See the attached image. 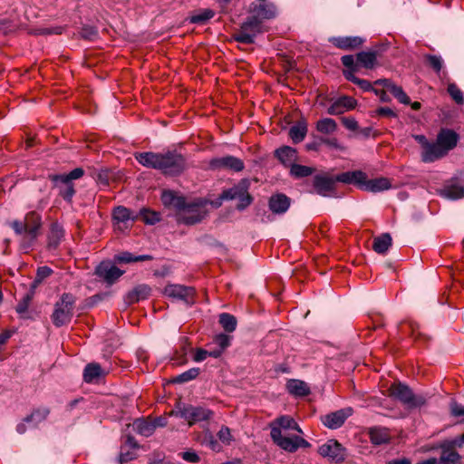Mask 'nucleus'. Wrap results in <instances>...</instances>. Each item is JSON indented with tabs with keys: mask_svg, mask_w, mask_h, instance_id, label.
I'll use <instances>...</instances> for the list:
<instances>
[{
	"mask_svg": "<svg viewBox=\"0 0 464 464\" xmlns=\"http://www.w3.org/2000/svg\"><path fill=\"white\" fill-rule=\"evenodd\" d=\"M135 160L146 168L160 170L167 176H179L188 169L187 159L176 150L164 152H138Z\"/></svg>",
	"mask_w": 464,
	"mask_h": 464,
	"instance_id": "1",
	"label": "nucleus"
},
{
	"mask_svg": "<svg viewBox=\"0 0 464 464\" xmlns=\"http://www.w3.org/2000/svg\"><path fill=\"white\" fill-rule=\"evenodd\" d=\"M270 437L280 449L294 453L299 448H309L311 444L300 436H289V430L302 434L303 430L297 422L288 415H282L269 423Z\"/></svg>",
	"mask_w": 464,
	"mask_h": 464,
	"instance_id": "2",
	"label": "nucleus"
},
{
	"mask_svg": "<svg viewBox=\"0 0 464 464\" xmlns=\"http://www.w3.org/2000/svg\"><path fill=\"white\" fill-rule=\"evenodd\" d=\"M76 297L71 293H63L55 303L51 316L53 324L56 327L69 324L73 317Z\"/></svg>",
	"mask_w": 464,
	"mask_h": 464,
	"instance_id": "3",
	"label": "nucleus"
},
{
	"mask_svg": "<svg viewBox=\"0 0 464 464\" xmlns=\"http://www.w3.org/2000/svg\"><path fill=\"white\" fill-rule=\"evenodd\" d=\"M40 227L41 218L35 212H29L23 220H14L11 223V227L14 232L24 236L29 242L37 237Z\"/></svg>",
	"mask_w": 464,
	"mask_h": 464,
	"instance_id": "4",
	"label": "nucleus"
},
{
	"mask_svg": "<svg viewBox=\"0 0 464 464\" xmlns=\"http://www.w3.org/2000/svg\"><path fill=\"white\" fill-rule=\"evenodd\" d=\"M390 396L400 401L408 408H417L426 403V399L422 395H415L412 391L405 384L401 382L393 383L389 389Z\"/></svg>",
	"mask_w": 464,
	"mask_h": 464,
	"instance_id": "5",
	"label": "nucleus"
},
{
	"mask_svg": "<svg viewBox=\"0 0 464 464\" xmlns=\"http://www.w3.org/2000/svg\"><path fill=\"white\" fill-rule=\"evenodd\" d=\"M263 32L261 19L250 15L241 24L240 29L234 34V39L241 44H250L254 43L256 36Z\"/></svg>",
	"mask_w": 464,
	"mask_h": 464,
	"instance_id": "6",
	"label": "nucleus"
},
{
	"mask_svg": "<svg viewBox=\"0 0 464 464\" xmlns=\"http://www.w3.org/2000/svg\"><path fill=\"white\" fill-rule=\"evenodd\" d=\"M206 206L207 201L202 199L188 202L184 210L180 212L178 222L189 226L199 223L208 214Z\"/></svg>",
	"mask_w": 464,
	"mask_h": 464,
	"instance_id": "7",
	"label": "nucleus"
},
{
	"mask_svg": "<svg viewBox=\"0 0 464 464\" xmlns=\"http://www.w3.org/2000/svg\"><path fill=\"white\" fill-rule=\"evenodd\" d=\"M84 170L82 168H76L67 174L50 176V179L54 183L61 182L64 185L60 188L59 195L67 202H72V197L75 194V189L72 181L82 178Z\"/></svg>",
	"mask_w": 464,
	"mask_h": 464,
	"instance_id": "8",
	"label": "nucleus"
},
{
	"mask_svg": "<svg viewBox=\"0 0 464 464\" xmlns=\"http://www.w3.org/2000/svg\"><path fill=\"white\" fill-rule=\"evenodd\" d=\"M178 413L184 419L189 426L203 420H208L213 416V411L201 406L179 403L178 405Z\"/></svg>",
	"mask_w": 464,
	"mask_h": 464,
	"instance_id": "9",
	"label": "nucleus"
},
{
	"mask_svg": "<svg viewBox=\"0 0 464 464\" xmlns=\"http://www.w3.org/2000/svg\"><path fill=\"white\" fill-rule=\"evenodd\" d=\"M163 293L168 297L183 301L188 304L195 303L196 290L191 286L170 284L165 286Z\"/></svg>",
	"mask_w": 464,
	"mask_h": 464,
	"instance_id": "10",
	"label": "nucleus"
},
{
	"mask_svg": "<svg viewBox=\"0 0 464 464\" xmlns=\"http://www.w3.org/2000/svg\"><path fill=\"white\" fill-rule=\"evenodd\" d=\"M208 167L212 170H231L234 172L242 171L245 168L244 161L235 156L227 155L220 158H214L209 160Z\"/></svg>",
	"mask_w": 464,
	"mask_h": 464,
	"instance_id": "11",
	"label": "nucleus"
},
{
	"mask_svg": "<svg viewBox=\"0 0 464 464\" xmlns=\"http://www.w3.org/2000/svg\"><path fill=\"white\" fill-rule=\"evenodd\" d=\"M112 217L114 227L120 231L129 229L132 226L133 221L138 218V216H133L132 212L123 206L115 208L112 212Z\"/></svg>",
	"mask_w": 464,
	"mask_h": 464,
	"instance_id": "12",
	"label": "nucleus"
},
{
	"mask_svg": "<svg viewBox=\"0 0 464 464\" xmlns=\"http://www.w3.org/2000/svg\"><path fill=\"white\" fill-rule=\"evenodd\" d=\"M318 453L322 457L329 458L334 462H341L345 458L344 449L337 440H330L321 445L318 449Z\"/></svg>",
	"mask_w": 464,
	"mask_h": 464,
	"instance_id": "13",
	"label": "nucleus"
},
{
	"mask_svg": "<svg viewBox=\"0 0 464 464\" xmlns=\"http://www.w3.org/2000/svg\"><path fill=\"white\" fill-rule=\"evenodd\" d=\"M250 11L254 16L263 20H270L276 16V8L267 0H256L251 4Z\"/></svg>",
	"mask_w": 464,
	"mask_h": 464,
	"instance_id": "14",
	"label": "nucleus"
},
{
	"mask_svg": "<svg viewBox=\"0 0 464 464\" xmlns=\"http://www.w3.org/2000/svg\"><path fill=\"white\" fill-rule=\"evenodd\" d=\"M353 414V409L348 407L328 413L322 417V422L329 429L335 430L340 428L348 417Z\"/></svg>",
	"mask_w": 464,
	"mask_h": 464,
	"instance_id": "15",
	"label": "nucleus"
},
{
	"mask_svg": "<svg viewBox=\"0 0 464 464\" xmlns=\"http://www.w3.org/2000/svg\"><path fill=\"white\" fill-rule=\"evenodd\" d=\"M122 274L123 271L111 262H102L95 269V275L110 285L119 279Z\"/></svg>",
	"mask_w": 464,
	"mask_h": 464,
	"instance_id": "16",
	"label": "nucleus"
},
{
	"mask_svg": "<svg viewBox=\"0 0 464 464\" xmlns=\"http://www.w3.org/2000/svg\"><path fill=\"white\" fill-rule=\"evenodd\" d=\"M335 177L316 175L314 178V188L317 194L327 197L335 189Z\"/></svg>",
	"mask_w": 464,
	"mask_h": 464,
	"instance_id": "17",
	"label": "nucleus"
},
{
	"mask_svg": "<svg viewBox=\"0 0 464 464\" xmlns=\"http://www.w3.org/2000/svg\"><path fill=\"white\" fill-rule=\"evenodd\" d=\"M356 105L357 101L354 98L343 95L331 104L327 109V112L330 115H340L347 111L354 109Z\"/></svg>",
	"mask_w": 464,
	"mask_h": 464,
	"instance_id": "18",
	"label": "nucleus"
},
{
	"mask_svg": "<svg viewBox=\"0 0 464 464\" xmlns=\"http://www.w3.org/2000/svg\"><path fill=\"white\" fill-rule=\"evenodd\" d=\"M437 141L449 153L458 143L459 135L450 129L442 128L437 135Z\"/></svg>",
	"mask_w": 464,
	"mask_h": 464,
	"instance_id": "19",
	"label": "nucleus"
},
{
	"mask_svg": "<svg viewBox=\"0 0 464 464\" xmlns=\"http://www.w3.org/2000/svg\"><path fill=\"white\" fill-rule=\"evenodd\" d=\"M329 42L339 49L353 50L360 47L364 43V39L359 36H337L331 37Z\"/></svg>",
	"mask_w": 464,
	"mask_h": 464,
	"instance_id": "20",
	"label": "nucleus"
},
{
	"mask_svg": "<svg viewBox=\"0 0 464 464\" xmlns=\"http://www.w3.org/2000/svg\"><path fill=\"white\" fill-rule=\"evenodd\" d=\"M108 371L102 368L97 362L88 363L83 370V381L87 383L97 382L101 378L106 376Z\"/></svg>",
	"mask_w": 464,
	"mask_h": 464,
	"instance_id": "21",
	"label": "nucleus"
},
{
	"mask_svg": "<svg viewBox=\"0 0 464 464\" xmlns=\"http://www.w3.org/2000/svg\"><path fill=\"white\" fill-rule=\"evenodd\" d=\"M375 84L382 85L388 92H390L401 103L409 104L411 100L404 92L401 86L396 85L389 79H380L375 82Z\"/></svg>",
	"mask_w": 464,
	"mask_h": 464,
	"instance_id": "22",
	"label": "nucleus"
},
{
	"mask_svg": "<svg viewBox=\"0 0 464 464\" xmlns=\"http://www.w3.org/2000/svg\"><path fill=\"white\" fill-rule=\"evenodd\" d=\"M291 204V199L283 193H277L270 197L269 208L273 213L283 214L287 211Z\"/></svg>",
	"mask_w": 464,
	"mask_h": 464,
	"instance_id": "23",
	"label": "nucleus"
},
{
	"mask_svg": "<svg viewBox=\"0 0 464 464\" xmlns=\"http://www.w3.org/2000/svg\"><path fill=\"white\" fill-rule=\"evenodd\" d=\"M441 195L450 199L464 198V184L459 179H451L441 189Z\"/></svg>",
	"mask_w": 464,
	"mask_h": 464,
	"instance_id": "24",
	"label": "nucleus"
},
{
	"mask_svg": "<svg viewBox=\"0 0 464 464\" xmlns=\"http://www.w3.org/2000/svg\"><path fill=\"white\" fill-rule=\"evenodd\" d=\"M366 174L362 170L346 171L335 176L336 182L353 184L362 189Z\"/></svg>",
	"mask_w": 464,
	"mask_h": 464,
	"instance_id": "25",
	"label": "nucleus"
},
{
	"mask_svg": "<svg viewBox=\"0 0 464 464\" xmlns=\"http://www.w3.org/2000/svg\"><path fill=\"white\" fill-rule=\"evenodd\" d=\"M392 188L391 180L387 178H377L372 179H364L362 189L370 192H382Z\"/></svg>",
	"mask_w": 464,
	"mask_h": 464,
	"instance_id": "26",
	"label": "nucleus"
},
{
	"mask_svg": "<svg viewBox=\"0 0 464 464\" xmlns=\"http://www.w3.org/2000/svg\"><path fill=\"white\" fill-rule=\"evenodd\" d=\"M447 154V151L436 140L435 142H430L426 150L421 152V160L423 162H434Z\"/></svg>",
	"mask_w": 464,
	"mask_h": 464,
	"instance_id": "27",
	"label": "nucleus"
},
{
	"mask_svg": "<svg viewBox=\"0 0 464 464\" xmlns=\"http://www.w3.org/2000/svg\"><path fill=\"white\" fill-rule=\"evenodd\" d=\"M150 294L151 288L150 285L145 284L138 285L127 294L125 301L129 304H135L149 298Z\"/></svg>",
	"mask_w": 464,
	"mask_h": 464,
	"instance_id": "28",
	"label": "nucleus"
},
{
	"mask_svg": "<svg viewBox=\"0 0 464 464\" xmlns=\"http://www.w3.org/2000/svg\"><path fill=\"white\" fill-rule=\"evenodd\" d=\"M288 393L295 397H304L310 394V387L304 381L290 379L285 384Z\"/></svg>",
	"mask_w": 464,
	"mask_h": 464,
	"instance_id": "29",
	"label": "nucleus"
},
{
	"mask_svg": "<svg viewBox=\"0 0 464 464\" xmlns=\"http://www.w3.org/2000/svg\"><path fill=\"white\" fill-rule=\"evenodd\" d=\"M275 155L281 163L285 166H289L290 168L297 160V151L289 146H284L277 149L275 151Z\"/></svg>",
	"mask_w": 464,
	"mask_h": 464,
	"instance_id": "30",
	"label": "nucleus"
},
{
	"mask_svg": "<svg viewBox=\"0 0 464 464\" xmlns=\"http://www.w3.org/2000/svg\"><path fill=\"white\" fill-rule=\"evenodd\" d=\"M50 414V409L47 407H39L34 409L32 412L24 418V421L31 424L33 427H37L40 423L44 421Z\"/></svg>",
	"mask_w": 464,
	"mask_h": 464,
	"instance_id": "31",
	"label": "nucleus"
},
{
	"mask_svg": "<svg viewBox=\"0 0 464 464\" xmlns=\"http://www.w3.org/2000/svg\"><path fill=\"white\" fill-rule=\"evenodd\" d=\"M358 67L372 69L377 64V52H360L356 54Z\"/></svg>",
	"mask_w": 464,
	"mask_h": 464,
	"instance_id": "32",
	"label": "nucleus"
},
{
	"mask_svg": "<svg viewBox=\"0 0 464 464\" xmlns=\"http://www.w3.org/2000/svg\"><path fill=\"white\" fill-rule=\"evenodd\" d=\"M440 448L441 449V455L440 457V463L441 464H457L460 459V455L450 448L445 443H441Z\"/></svg>",
	"mask_w": 464,
	"mask_h": 464,
	"instance_id": "33",
	"label": "nucleus"
},
{
	"mask_svg": "<svg viewBox=\"0 0 464 464\" xmlns=\"http://www.w3.org/2000/svg\"><path fill=\"white\" fill-rule=\"evenodd\" d=\"M370 440L374 445H382L390 440V434L387 429L373 427L369 430Z\"/></svg>",
	"mask_w": 464,
	"mask_h": 464,
	"instance_id": "34",
	"label": "nucleus"
},
{
	"mask_svg": "<svg viewBox=\"0 0 464 464\" xmlns=\"http://www.w3.org/2000/svg\"><path fill=\"white\" fill-rule=\"evenodd\" d=\"M307 133V123L304 121L296 122L289 129V137L294 143L304 140Z\"/></svg>",
	"mask_w": 464,
	"mask_h": 464,
	"instance_id": "35",
	"label": "nucleus"
},
{
	"mask_svg": "<svg viewBox=\"0 0 464 464\" xmlns=\"http://www.w3.org/2000/svg\"><path fill=\"white\" fill-rule=\"evenodd\" d=\"M392 246L390 234L385 233L373 239L372 248L376 253L384 254Z\"/></svg>",
	"mask_w": 464,
	"mask_h": 464,
	"instance_id": "36",
	"label": "nucleus"
},
{
	"mask_svg": "<svg viewBox=\"0 0 464 464\" xmlns=\"http://www.w3.org/2000/svg\"><path fill=\"white\" fill-rule=\"evenodd\" d=\"M116 259L120 263L129 264V263H132V262L150 261V260L153 259V256L150 255L135 256L130 252H122L116 256Z\"/></svg>",
	"mask_w": 464,
	"mask_h": 464,
	"instance_id": "37",
	"label": "nucleus"
},
{
	"mask_svg": "<svg viewBox=\"0 0 464 464\" xmlns=\"http://www.w3.org/2000/svg\"><path fill=\"white\" fill-rule=\"evenodd\" d=\"M316 130L323 134H331L336 131L337 123L332 118H324L317 121Z\"/></svg>",
	"mask_w": 464,
	"mask_h": 464,
	"instance_id": "38",
	"label": "nucleus"
},
{
	"mask_svg": "<svg viewBox=\"0 0 464 464\" xmlns=\"http://www.w3.org/2000/svg\"><path fill=\"white\" fill-rule=\"evenodd\" d=\"M34 295V288H32L18 302V304L15 307V311L22 318L26 317L25 314L27 313L30 303L33 300Z\"/></svg>",
	"mask_w": 464,
	"mask_h": 464,
	"instance_id": "39",
	"label": "nucleus"
},
{
	"mask_svg": "<svg viewBox=\"0 0 464 464\" xmlns=\"http://www.w3.org/2000/svg\"><path fill=\"white\" fill-rule=\"evenodd\" d=\"M215 15V12L211 9H202L198 12H196L194 14H192L189 17V22L191 24H204L208 20L213 18Z\"/></svg>",
	"mask_w": 464,
	"mask_h": 464,
	"instance_id": "40",
	"label": "nucleus"
},
{
	"mask_svg": "<svg viewBox=\"0 0 464 464\" xmlns=\"http://www.w3.org/2000/svg\"><path fill=\"white\" fill-rule=\"evenodd\" d=\"M218 322L221 324V326L223 327V329L228 333L234 332L236 330L237 324L236 317L227 313L221 314L219 315Z\"/></svg>",
	"mask_w": 464,
	"mask_h": 464,
	"instance_id": "41",
	"label": "nucleus"
},
{
	"mask_svg": "<svg viewBox=\"0 0 464 464\" xmlns=\"http://www.w3.org/2000/svg\"><path fill=\"white\" fill-rule=\"evenodd\" d=\"M134 428L138 433L149 437L153 433L156 424L145 420H137L134 422Z\"/></svg>",
	"mask_w": 464,
	"mask_h": 464,
	"instance_id": "42",
	"label": "nucleus"
},
{
	"mask_svg": "<svg viewBox=\"0 0 464 464\" xmlns=\"http://www.w3.org/2000/svg\"><path fill=\"white\" fill-rule=\"evenodd\" d=\"M314 170L315 169L312 167L295 163L290 168V174L296 179H301L312 175L314 172Z\"/></svg>",
	"mask_w": 464,
	"mask_h": 464,
	"instance_id": "43",
	"label": "nucleus"
},
{
	"mask_svg": "<svg viewBox=\"0 0 464 464\" xmlns=\"http://www.w3.org/2000/svg\"><path fill=\"white\" fill-rule=\"evenodd\" d=\"M200 372L199 368H191L172 379L174 383H184L196 379Z\"/></svg>",
	"mask_w": 464,
	"mask_h": 464,
	"instance_id": "44",
	"label": "nucleus"
},
{
	"mask_svg": "<svg viewBox=\"0 0 464 464\" xmlns=\"http://www.w3.org/2000/svg\"><path fill=\"white\" fill-rule=\"evenodd\" d=\"M139 216L144 223L150 225H154L160 220V216L158 212L150 211L146 208L140 209Z\"/></svg>",
	"mask_w": 464,
	"mask_h": 464,
	"instance_id": "45",
	"label": "nucleus"
},
{
	"mask_svg": "<svg viewBox=\"0 0 464 464\" xmlns=\"http://www.w3.org/2000/svg\"><path fill=\"white\" fill-rule=\"evenodd\" d=\"M425 60L437 73L441 71L443 66V60L440 56L426 54Z\"/></svg>",
	"mask_w": 464,
	"mask_h": 464,
	"instance_id": "46",
	"label": "nucleus"
},
{
	"mask_svg": "<svg viewBox=\"0 0 464 464\" xmlns=\"http://www.w3.org/2000/svg\"><path fill=\"white\" fill-rule=\"evenodd\" d=\"M188 202L186 200V198L182 196H179L178 194L176 195L174 200H173V203L169 206V208H173L177 214H176V218L178 219L180 212H182L184 210V208H186Z\"/></svg>",
	"mask_w": 464,
	"mask_h": 464,
	"instance_id": "47",
	"label": "nucleus"
},
{
	"mask_svg": "<svg viewBox=\"0 0 464 464\" xmlns=\"http://www.w3.org/2000/svg\"><path fill=\"white\" fill-rule=\"evenodd\" d=\"M448 92L458 104L464 102L462 92L455 83H450L448 85Z\"/></svg>",
	"mask_w": 464,
	"mask_h": 464,
	"instance_id": "48",
	"label": "nucleus"
},
{
	"mask_svg": "<svg viewBox=\"0 0 464 464\" xmlns=\"http://www.w3.org/2000/svg\"><path fill=\"white\" fill-rule=\"evenodd\" d=\"M242 188L234 187L228 189L224 190L220 196L219 198L221 200H229V199H235L237 198L240 195V191Z\"/></svg>",
	"mask_w": 464,
	"mask_h": 464,
	"instance_id": "49",
	"label": "nucleus"
},
{
	"mask_svg": "<svg viewBox=\"0 0 464 464\" xmlns=\"http://www.w3.org/2000/svg\"><path fill=\"white\" fill-rule=\"evenodd\" d=\"M218 437L220 441L224 444L229 445L233 440V436L231 435V430L228 427L223 426L218 432Z\"/></svg>",
	"mask_w": 464,
	"mask_h": 464,
	"instance_id": "50",
	"label": "nucleus"
},
{
	"mask_svg": "<svg viewBox=\"0 0 464 464\" xmlns=\"http://www.w3.org/2000/svg\"><path fill=\"white\" fill-rule=\"evenodd\" d=\"M63 236V230L58 224H53L51 228L50 240H54V244L57 245Z\"/></svg>",
	"mask_w": 464,
	"mask_h": 464,
	"instance_id": "51",
	"label": "nucleus"
},
{
	"mask_svg": "<svg viewBox=\"0 0 464 464\" xmlns=\"http://www.w3.org/2000/svg\"><path fill=\"white\" fill-rule=\"evenodd\" d=\"M80 35L83 39L92 41L97 37L98 32L94 27L87 26L82 29Z\"/></svg>",
	"mask_w": 464,
	"mask_h": 464,
	"instance_id": "52",
	"label": "nucleus"
},
{
	"mask_svg": "<svg viewBox=\"0 0 464 464\" xmlns=\"http://www.w3.org/2000/svg\"><path fill=\"white\" fill-rule=\"evenodd\" d=\"M239 198L240 202L237 205L238 209H244L246 207L249 206L252 202L251 196L244 189H241L240 195L237 198Z\"/></svg>",
	"mask_w": 464,
	"mask_h": 464,
	"instance_id": "53",
	"label": "nucleus"
},
{
	"mask_svg": "<svg viewBox=\"0 0 464 464\" xmlns=\"http://www.w3.org/2000/svg\"><path fill=\"white\" fill-rule=\"evenodd\" d=\"M450 413L454 417L460 418L461 421L464 422V405L459 404L457 402L451 403Z\"/></svg>",
	"mask_w": 464,
	"mask_h": 464,
	"instance_id": "54",
	"label": "nucleus"
},
{
	"mask_svg": "<svg viewBox=\"0 0 464 464\" xmlns=\"http://www.w3.org/2000/svg\"><path fill=\"white\" fill-rule=\"evenodd\" d=\"M53 270L48 266H41L37 269L35 282L40 283L51 276Z\"/></svg>",
	"mask_w": 464,
	"mask_h": 464,
	"instance_id": "55",
	"label": "nucleus"
},
{
	"mask_svg": "<svg viewBox=\"0 0 464 464\" xmlns=\"http://www.w3.org/2000/svg\"><path fill=\"white\" fill-rule=\"evenodd\" d=\"M208 355L218 357L219 353H208L204 349H198L194 354L193 359L195 362H202L208 357Z\"/></svg>",
	"mask_w": 464,
	"mask_h": 464,
	"instance_id": "56",
	"label": "nucleus"
},
{
	"mask_svg": "<svg viewBox=\"0 0 464 464\" xmlns=\"http://www.w3.org/2000/svg\"><path fill=\"white\" fill-rule=\"evenodd\" d=\"M177 193L171 190H165L161 195V201L165 207L169 208V206L173 203V200L176 197Z\"/></svg>",
	"mask_w": 464,
	"mask_h": 464,
	"instance_id": "57",
	"label": "nucleus"
},
{
	"mask_svg": "<svg viewBox=\"0 0 464 464\" xmlns=\"http://www.w3.org/2000/svg\"><path fill=\"white\" fill-rule=\"evenodd\" d=\"M230 337L225 334H220L216 336L215 342L222 349H226L230 344Z\"/></svg>",
	"mask_w": 464,
	"mask_h": 464,
	"instance_id": "58",
	"label": "nucleus"
},
{
	"mask_svg": "<svg viewBox=\"0 0 464 464\" xmlns=\"http://www.w3.org/2000/svg\"><path fill=\"white\" fill-rule=\"evenodd\" d=\"M342 123L350 130H356L359 127L357 121L353 117L342 118Z\"/></svg>",
	"mask_w": 464,
	"mask_h": 464,
	"instance_id": "59",
	"label": "nucleus"
},
{
	"mask_svg": "<svg viewBox=\"0 0 464 464\" xmlns=\"http://www.w3.org/2000/svg\"><path fill=\"white\" fill-rule=\"evenodd\" d=\"M342 63L348 69L357 70L358 65L357 63L354 62V57L353 55H343L342 58Z\"/></svg>",
	"mask_w": 464,
	"mask_h": 464,
	"instance_id": "60",
	"label": "nucleus"
},
{
	"mask_svg": "<svg viewBox=\"0 0 464 464\" xmlns=\"http://www.w3.org/2000/svg\"><path fill=\"white\" fill-rule=\"evenodd\" d=\"M443 443L455 450L457 448H461L464 444V435L457 437L453 440H445Z\"/></svg>",
	"mask_w": 464,
	"mask_h": 464,
	"instance_id": "61",
	"label": "nucleus"
},
{
	"mask_svg": "<svg viewBox=\"0 0 464 464\" xmlns=\"http://www.w3.org/2000/svg\"><path fill=\"white\" fill-rule=\"evenodd\" d=\"M181 457L185 461H188L190 463H198L200 460L199 456L195 451L182 452Z\"/></svg>",
	"mask_w": 464,
	"mask_h": 464,
	"instance_id": "62",
	"label": "nucleus"
},
{
	"mask_svg": "<svg viewBox=\"0 0 464 464\" xmlns=\"http://www.w3.org/2000/svg\"><path fill=\"white\" fill-rule=\"evenodd\" d=\"M355 84L358 85L362 90H363L365 92L372 91L375 93H378V90L374 89L372 86V83L369 81H367V80H363V79H360L359 78V80H357Z\"/></svg>",
	"mask_w": 464,
	"mask_h": 464,
	"instance_id": "63",
	"label": "nucleus"
},
{
	"mask_svg": "<svg viewBox=\"0 0 464 464\" xmlns=\"http://www.w3.org/2000/svg\"><path fill=\"white\" fill-rule=\"evenodd\" d=\"M376 113L379 116L396 118L397 114L389 107H381L377 109Z\"/></svg>",
	"mask_w": 464,
	"mask_h": 464,
	"instance_id": "64",
	"label": "nucleus"
}]
</instances>
